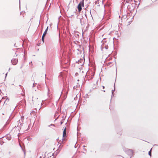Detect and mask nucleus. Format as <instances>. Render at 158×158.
<instances>
[{"label": "nucleus", "instance_id": "2eb2a0df", "mask_svg": "<svg viewBox=\"0 0 158 158\" xmlns=\"http://www.w3.org/2000/svg\"><path fill=\"white\" fill-rule=\"evenodd\" d=\"M78 85H77L76 86H74L73 88L74 89H75L78 87Z\"/></svg>", "mask_w": 158, "mask_h": 158}, {"label": "nucleus", "instance_id": "7ed1b4c3", "mask_svg": "<svg viewBox=\"0 0 158 158\" xmlns=\"http://www.w3.org/2000/svg\"><path fill=\"white\" fill-rule=\"evenodd\" d=\"M79 36L78 34V33L77 32H75L74 35L73 37V39L75 40H78L79 38Z\"/></svg>", "mask_w": 158, "mask_h": 158}, {"label": "nucleus", "instance_id": "4be33fe9", "mask_svg": "<svg viewBox=\"0 0 158 158\" xmlns=\"http://www.w3.org/2000/svg\"><path fill=\"white\" fill-rule=\"evenodd\" d=\"M102 87L103 89H104L105 87L104 86H103Z\"/></svg>", "mask_w": 158, "mask_h": 158}, {"label": "nucleus", "instance_id": "cd10ccee", "mask_svg": "<svg viewBox=\"0 0 158 158\" xmlns=\"http://www.w3.org/2000/svg\"><path fill=\"white\" fill-rule=\"evenodd\" d=\"M10 69V68L9 69V70Z\"/></svg>", "mask_w": 158, "mask_h": 158}, {"label": "nucleus", "instance_id": "412c9836", "mask_svg": "<svg viewBox=\"0 0 158 158\" xmlns=\"http://www.w3.org/2000/svg\"><path fill=\"white\" fill-rule=\"evenodd\" d=\"M51 126H54V124H51Z\"/></svg>", "mask_w": 158, "mask_h": 158}, {"label": "nucleus", "instance_id": "bb28decb", "mask_svg": "<svg viewBox=\"0 0 158 158\" xmlns=\"http://www.w3.org/2000/svg\"><path fill=\"white\" fill-rule=\"evenodd\" d=\"M32 62H31V64H32Z\"/></svg>", "mask_w": 158, "mask_h": 158}, {"label": "nucleus", "instance_id": "1a4fd4ad", "mask_svg": "<svg viewBox=\"0 0 158 158\" xmlns=\"http://www.w3.org/2000/svg\"><path fill=\"white\" fill-rule=\"evenodd\" d=\"M37 85V84L36 83H34L33 84V85H32V89H33V90L34 89L33 88L34 87H35L36 86V85ZM34 90L35 91H36V90L35 89H34Z\"/></svg>", "mask_w": 158, "mask_h": 158}, {"label": "nucleus", "instance_id": "aec40b11", "mask_svg": "<svg viewBox=\"0 0 158 158\" xmlns=\"http://www.w3.org/2000/svg\"><path fill=\"white\" fill-rule=\"evenodd\" d=\"M23 64H22L21 67H20V69H21L23 67Z\"/></svg>", "mask_w": 158, "mask_h": 158}, {"label": "nucleus", "instance_id": "20e7f679", "mask_svg": "<svg viewBox=\"0 0 158 158\" xmlns=\"http://www.w3.org/2000/svg\"><path fill=\"white\" fill-rule=\"evenodd\" d=\"M126 152L128 155H131L133 154V152L132 150L130 149H127L126 151Z\"/></svg>", "mask_w": 158, "mask_h": 158}, {"label": "nucleus", "instance_id": "423d86ee", "mask_svg": "<svg viewBox=\"0 0 158 158\" xmlns=\"http://www.w3.org/2000/svg\"><path fill=\"white\" fill-rule=\"evenodd\" d=\"M48 27H47V28L45 30V31L44 32V33H43V35L42 37V40L43 41V42H44V37L46 35V34H47V31L48 30Z\"/></svg>", "mask_w": 158, "mask_h": 158}, {"label": "nucleus", "instance_id": "0eeeda50", "mask_svg": "<svg viewBox=\"0 0 158 158\" xmlns=\"http://www.w3.org/2000/svg\"><path fill=\"white\" fill-rule=\"evenodd\" d=\"M66 128H65L63 132V138H64V137H66Z\"/></svg>", "mask_w": 158, "mask_h": 158}, {"label": "nucleus", "instance_id": "5701e85b", "mask_svg": "<svg viewBox=\"0 0 158 158\" xmlns=\"http://www.w3.org/2000/svg\"><path fill=\"white\" fill-rule=\"evenodd\" d=\"M84 150L85 151H86V149H85L84 148Z\"/></svg>", "mask_w": 158, "mask_h": 158}, {"label": "nucleus", "instance_id": "9d476101", "mask_svg": "<svg viewBox=\"0 0 158 158\" xmlns=\"http://www.w3.org/2000/svg\"><path fill=\"white\" fill-rule=\"evenodd\" d=\"M115 90V84H114V90H112V95H111V98L112 97L114 96V92Z\"/></svg>", "mask_w": 158, "mask_h": 158}, {"label": "nucleus", "instance_id": "dca6fc26", "mask_svg": "<svg viewBox=\"0 0 158 158\" xmlns=\"http://www.w3.org/2000/svg\"><path fill=\"white\" fill-rule=\"evenodd\" d=\"M6 117L8 119V118H9L10 116H9V115H6Z\"/></svg>", "mask_w": 158, "mask_h": 158}, {"label": "nucleus", "instance_id": "2f4dec72", "mask_svg": "<svg viewBox=\"0 0 158 158\" xmlns=\"http://www.w3.org/2000/svg\"><path fill=\"white\" fill-rule=\"evenodd\" d=\"M131 158V157L130 158Z\"/></svg>", "mask_w": 158, "mask_h": 158}, {"label": "nucleus", "instance_id": "a878e982", "mask_svg": "<svg viewBox=\"0 0 158 158\" xmlns=\"http://www.w3.org/2000/svg\"><path fill=\"white\" fill-rule=\"evenodd\" d=\"M103 91L104 92H105V90H103Z\"/></svg>", "mask_w": 158, "mask_h": 158}, {"label": "nucleus", "instance_id": "7c9ffc66", "mask_svg": "<svg viewBox=\"0 0 158 158\" xmlns=\"http://www.w3.org/2000/svg\"><path fill=\"white\" fill-rule=\"evenodd\" d=\"M2 114H4V113Z\"/></svg>", "mask_w": 158, "mask_h": 158}, {"label": "nucleus", "instance_id": "f257e3e1", "mask_svg": "<svg viewBox=\"0 0 158 158\" xmlns=\"http://www.w3.org/2000/svg\"><path fill=\"white\" fill-rule=\"evenodd\" d=\"M102 43L101 45V48L103 49L104 48L107 49L108 48V43L107 42L106 39L105 38L103 39L102 40Z\"/></svg>", "mask_w": 158, "mask_h": 158}, {"label": "nucleus", "instance_id": "b1692460", "mask_svg": "<svg viewBox=\"0 0 158 158\" xmlns=\"http://www.w3.org/2000/svg\"><path fill=\"white\" fill-rule=\"evenodd\" d=\"M5 75H6V76L7 75V73H6Z\"/></svg>", "mask_w": 158, "mask_h": 158}, {"label": "nucleus", "instance_id": "6ab92c4d", "mask_svg": "<svg viewBox=\"0 0 158 158\" xmlns=\"http://www.w3.org/2000/svg\"><path fill=\"white\" fill-rule=\"evenodd\" d=\"M64 123V122H62V121H61L60 122V124H62V123Z\"/></svg>", "mask_w": 158, "mask_h": 158}, {"label": "nucleus", "instance_id": "a211bd4d", "mask_svg": "<svg viewBox=\"0 0 158 158\" xmlns=\"http://www.w3.org/2000/svg\"><path fill=\"white\" fill-rule=\"evenodd\" d=\"M49 89H48V94H49Z\"/></svg>", "mask_w": 158, "mask_h": 158}, {"label": "nucleus", "instance_id": "c756f323", "mask_svg": "<svg viewBox=\"0 0 158 158\" xmlns=\"http://www.w3.org/2000/svg\"><path fill=\"white\" fill-rule=\"evenodd\" d=\"M37 88H38V86H37Z\"/></svg>", "mask_w": 158, "mask_h": 158}, {"label": "nucleus", "instance_id": "f03ea898", "mask_svg": "<svg viewBox=\"0 0 158 158\" xmlns=\"http://www.w3.org/2000/svg\"><path fill=\"white\" fill-rule=\"evenodd\" d=\"M82 6H84V0H82V1L79 3L77 6V8L79 12H80L82 9Z\"/></svg>", "mask_w": 158, "mask_h": 158}, {"label": "nucleus", "instance_id": "c85d7f7f", "mask_svg": "<svg viewBox=\"0 0 158 158\" xmlns=\"http://www.w3.org/2000/svg\"><path fill=\"white\" fill-rule=\"evenodd\" d=\"M10 152H9V153L10 154Z\"/></svg>", "mask_w": 158, "mask_h": 158}, {"label": "nucleus", "instance_id": "393cba45", "mask_svg": "<svg viewBox=\"0 0 158 158\" xmlns=\"http://www.w3.org/2000/svg\"><path fill=\"white\" fill-rule=\"evenodd\" d=\"M83 147L84 148V147H86V146H85L84 145V146H83Z\"/></svg>", "mask_w": 158, "mask_h": 158}, {"label": "nucleus", "instance_id": "f3484780", "mask_svg": "<svg viewBox=\"0 0 158 158\" xmlns=\"http://www.w3.org/2000/svg\"><path fill=\"white\" fill-rule=\"evenodd\" d=\"M127 18V16H123V18L124 19H126Z\"/></svg>", "mask_w": 158, "mask_h": 158}, {"label": "nucleus", "instance_id": "9b49d317", "mask_svg": "<svg viewBox=\"0 0 158 158\" xmlns=\"http://www.w3.org/2000/svg\"><path fill=\"white\" fill-rule=\"evenodd\" d=\"M21 120L20 119V120H19V121H18V124H19V123H20V125H21V122H22H22L23 121L22 119H23V118H24V117H22V116H21Z\"/></svg>", "mask_w": 158, "mask_h": 158}, {"label": "nucleus", "instance_id": "f8f14e48", "mask_svg": "<svg viewBox=\"0 0 158 158\" xmlns=\"http://www.w3.org/2000/svg\"><path fill=\"white\" fill-rule=\"evenodd\" d=\"M107 65H109L110 66H111L112 65V63L111 62H110L108 63L107 64Z\"/></svg>", "mask_w": 158, "mask_h": 158}, {"label": "nucleus", "instance_id": "6e6552de", "mask_svg": "<svg viewBox=\"0 0 158 158\" xmlns=\"http://www.w3.org/2000/svg\"><path fill=\"white\" fill-rule=\"evenodd\" d=\"M6 139L8 140H10L11 139V136L9 134H7L6 136Z\"/></svg>", "mask_w": 158, "mask_h": 158}, {"label": "nucleus", "instance_id": "ddd939ff", "mask_svg": "<svg viewBox=\"0 0 158 158\" xmlns=\"http://www.w3.org/2000/svg\"><path fill=\"white\" fill-rule=\"evenodd\" d=\"M65 118V117H62V119L61 120V121L62 122H64V118Z\"/></svg>", "mask_w": 158, "mask_h": 158}, {"label": "nucleus", "instance_id": "4468645a", "mask_svg": "<svg viewBox=\"0 0 158 158\" xmlns=\"http://www.w3.org/2000/svg\"><path fill=\"white\" fill-rule=\"evenodd\" d=\"M148 154L150 156H151V151L150 150L148 152Z\"/></svg>", "mask_w": 158, "mask_h": 158}, {"label": "nucleus", "instance_id": "39448f33", "mask_svg": "<svg viewBox=\"0 0 158 158\" xmlns=\"http://www.w3.org/2000/svg\"><path fill=\"white\" fill-rule=\"evenodd\" d=\"M11 62L13 65H15L17 63L18 59H17L13 58L11 60Z\"/></svg>", "mask_w": 158, "mask_h": 158}]
</instances>
